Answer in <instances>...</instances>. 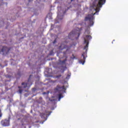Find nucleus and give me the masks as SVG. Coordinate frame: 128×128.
Wrapping results in <instances>:
<instances>
[{"instance_id":"f257e3e1","label":"nucleus","mask_w":128,"mask_h":128,"mask_svg":"<svg viewBox=\"0 0 128 128\" xmlns=\"http://www.w3.org/2000/svg\"><path fill=\"white\" fill-rule=\"evenodd\" d=\"M93 3L91 6L90 12L92 14L86 17L85 20H89L90 26H94V14H98V12L100 10V8L106 4V0H92Z\"/></svg>"},{"instance_id":"f03ea898","label":"nucleus","mask_w":128,"mask_h":128,"mask_svg":"<svg viewBox=\"0 0 128 128\" xmlns=\"http://www.w3.org/2000/svg\"><path fill=\"white\" fill-rule=\"evenodd\" d=\"M92 40V37L90 36H86L85 37H84V42L86 44V46L84 48L85 52L82 54L83 60H80L79 61V64H84V62H86V50H88V40Z\"/></svg>"},{"instance_id":"7ed1b4c3","label":"nucleus","mask_w":128,"mask_h":128,"mask_svg":"<svg viewBox=\"0 0 128 128\" xmlns=\"http://www.w3.org/2000/svg\"><path fill=\"white\" fill-rule=\"evenodd\" d=\"M58 92H59L60 94H58V101L60 100V98H64V96H62V94L64 92L66 91V88H64V86H62V87L58 86L56 88Z\"/></svg>"},{"instance_id":"20e7f679","label":"nucleus","mask_w":128,"mask_h":128,"mask_svg":"<svg viewBox=\"0 0 128 128\" xmlns=\"http://www.w3.org/2000/svg\"><path fill=\"white\" fill-rule=\"evenodd\" d=\"M3 126H10V120H5L4 122V124H3Z\"/></svg>"},{"instance_id":"39448f33","label":"nucleus","mask_w":128,"mask_h":128,"mask_svg":"<svg viewBox=\"0 0 128 128\" xmlns=\"http://www.w3.org/2000/svg\"><path fill=\"white\" fill-rule=\"evenodd\" d=\"M22 88H26L28 86V84L22 83Z\"/></svg>"},{"instance_id":"423d86ee","label":"nucleus","mask_w":128,"mask_h":128,"mask_svg":"<svg viewBox=\"0 0 128 128\" xmlns=\"http://www.w3.org/2000/svg\"><path fill=\"white\" fill-rule=\"evenodd\" d=\"M74 34H78V36H80V32L78 31H76V33H74Z\"/></svg>"},{"instance_id":"0eeeda50","label":"nucleus","mask_w":128,"mask_h":128,"mask_svg":"<svg viewBox=\"0 0 128 128\" xmlns=\"http://www.w3.org/2000/svg\"><path fill=\"white\" fill-rule=\"evenodd\" d=\"M19 94H20L22 92V87H19Z\"/></svg>"},{"instance_id":"6e6552de","label":"nucleus","mask_w":128,"mask_h":128,"mask_svg":"<svg viewBox=\"0 0 128 128\" xmlns=\"http://www.w3.org/2000/svg\"><path fill=\"white\" fill-rule=\"evenodd\" d=\"M48 116V114H44V116H42V118H46V116Z\"/></svg>"},{"instance_id":"1a4fd4ad","label":"nucleus","mask_w":128,"mask_h":128,"mask_svg":"<svg viewBox=\"0 0 128 128\" xmlns=\"http://www.w3.org/2000/svg\"><path fill=\"white\" fill-rule=\"evenodd\" d=\"M58 19L60 18V20H62V18H60V15H58Z\"/></svg>"},{"instance_id":"9d476101","label":"nucleus","mask_w":128,"mask_h":128,"mask_svg":"<svg viewBox=\"0 0 128 128\" xmlns=\"http://www.w3.org/2000/svg\"><path fill=\"white\" fill-rule=\"evenodd\" d=\"M1 117H2V112L0 111V118H1Z\"/></svg>"},{"instance_id":"9b49d317","label":"nucleus","mask_w":128,"mask_h":128,"mask_svg":"<svg viewBox=\"0 0 128 128\" xmlns=\"http://www.w3.org/2000/svg\"><path fill=\"white\" fill-rule=\"evenodd\" d=\"M70 75H68V77H66V78H70Z\"/></svg>"},{"instance_id":"f8f14e48","label":"nucleus","mask_w":128,"mask_h":128,"mask_svg":"<svg viewBox=\"0 0 128 128\" xmlns=\"http://www.w3.org/2000/svg\"><path fill=\"white\" fill-rule=\"evenodd\" d=\"M50 100L51 102H52L53 100H54H54H50Z\"/></svg>"},{"instance_id":"ddd939ff","label":"nucleus","mask_w":128,"mask_h":128,"mask_svg":"<svg viewBox=\"0 0 128 128\" xmlns=\"http://www.w3.org/2000/svg\"><path fill=\"white\" fill-rule=\"evenodd\" d=\"M2 52H4V49H2Z\"/></svg>"},{"instance_id":"4468645a","label":"nucleus","mask_w":128,"mask_h":128,"mask_svg":"<svg viewBox=\"0 0 128 128\" xmlns=\"http://www.w3.org/2000/svg\"><path fill=\"white\" fill-rule=\"evenodd\" d=\"M65 62H66V61H64V62H63V64H64Z\"/></svg>"},{"instance_id":"2eb2a0df","label":"nucleus","mask_w":128,"mask_h":128,"mask_svg":"<svg viewBox=\"0 0 128 128\" xmlns=\"http://www.w3.org/2000/svg\"><path fill=\"white\" fill-rule=\"evenodd\" d=\"M88 34H90V32L88 31Z\"/></svg>"},{"instance_id":"dca6fc26","label":"nucleus","mask_w":128,"mask_h":128,"mask_svg":"<svg viewBox=\"0 0 128 128\" xmlns=\"http://www.w3.org/2000/svg\"><path fill=\"white\" fill-rule=\"evenodd\" d=\"M55 42H54V44Z\"/></svg>"}]
</instances>
